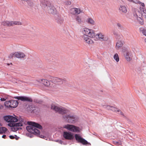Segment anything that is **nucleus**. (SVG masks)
<instances>
[{
	"label": "nucleus",
	"instance_id": "f257e3e1",
	"mask_svg": "<svg viewBox=\"0 0 146 146\" xmlns=\"http://www.w3.org/2000/svg\"><path fill=\"white\" fill-rule=\"evenodd\" d=\"M142 7H140L139 9L136 10L133 13V18L137 20L141 25L144 24L143 18L146 19V10L145 8V5L141 3Z\"/></svg>",
	"mask_w": 146,
	"mask_h": 146
},
{
	"label": "nucleus",
	"instance_id": "f03ea898",
	"mask_svg": "<svg viewBox=\"0 0 146 146\" xmlns=\"http://www.w3.org/2000/svg\"><path fill=\"white\" fill-rule=\"evenodd\" d=\"M83 35L82 38L84 42L88 44L94 43L93 41L89 37L93 38L95 36V31L87 28H84L82 32Z\"/></svg>",
	"mask_w": 146,
	"mask_h": 146
},
{
	"label": "nucleus",
	"instance_id": "7ed1b4c3",
	"mask_svg": "<svg viewBox=\"0 0 146 146\" xmlns=\"http://www.w3.org/2000/svg\"><path fill=\"white\" fill-rule=\"evenodd\" d=\"M27 124L30 125L26 127V129L29 132L35 135H40V131L36 128L41 129L42 127L40 125L33 121H28Z\"/></svg>",
	"mask_w": 146,
	"mask_h": 146
},
{
	"label": "nucleus",
	"instance_id": "20e7f679",
	"mask_svg": "<svg viewBox=\"0 0 146 146\" xmlns=\"http://www.w3.org/2000/svg\"><path fill=\"white\" fill-rule=\"evenodd\" d=\"M5 121L10 123L8 124L7 125L11 127L21 126L23 125V120H21V122L19 123H15L17 121V119L12 116H6L4 117Z\"/></svg>",
	"mask_w": 146,
	"mask_h": 146
},
{
	"label": "nucleus",
	"instance_id": "39448f33",
	"mask_svg": "<svg viewBox=\"0 0 146 146\" xmlns=\"http://www.w3.org/2000/svg\"><path fill=\"white\" fill-rule=\"evenodd\" d=\"M51 109L62 114L68 113L69 112V110L65 108L59 107L54 104H51Z\"/></svg>",
	"mask_w": 146,
	"mask_h": 146
},
{
	"label": "nucleus",
	"instance_id": "423d86ee",
	"mask_svg": "<svg viewBox=\"0 0 146 146\" xmlns=\"http://www.w3.org/2000/svg\"><path fill=\"white\" fill-rule=\"evenodd\" d=\"M18 102L16 100H11L6 101L5 102V106L8 108H15L18 105Z\"/></svg>",
	"mask_w": 146,
	"mask_h": 146
},
{
	"label": "nucleus",
	"instance_id": "0eeeda50",
	"mask_svg": "<svg viewBox=\"0 0 146 146\" xmlns=\"http://www.w3.org/2000/svg\"><path fill=\"white\" fill-rule=\"evenodd\" d=\"M123 55L126 60L128 61H130L132 59L133 55L131 51L127 48L122 50Z\"/></svg>",
	"mask_w": 146,
	"mask_h": 146
},
{
	"label": "nucleus",
	"instance_id": "6e6552de",
	"mask_svg": "<svg viewBox=\"0 0 146 146\" xmlns=\"http://www.w3.org/2000/svg\"><path fill=\"white\" fill-rule=\"evenodd\" d=\"M63 128L74 132L79 133L80 131V129L79 127L73 125H65L63 126Z\"/></svg>",
	"mask_w": 146,
	"mask_h": 146
},
{
	"label": "nucleus",
	"instance_id": "1a4fd4ad",
	"mask_svg": "<svg viewBox=\"0 0 146 146\" xmlns=\"http://www.w3.org/2000/svg\"><path fill=\"white\" fill-rule=\"evenodd\" d=\"M22 23L20 21H4L1 23V25L5 26H11L15 25H21Z\"/></svg>",
	"mask_w": 146,
	"mask_h": 146
},
{
	"label": "nucleus",
	"instance_id": "9d476101",
	"mask_svg": "<svg viewBox=\"0 0 146 146\" xmlns=\"http://www.w3.org/2000/svg\"><path fill=\"white\" fill-rule=\"evenodd\" d=\"M64 119L67 120L70 123H74L78 119V117L75 115H64L63 116Z\"/></svg>",
	"mask_w": 146,
	"mask_h": 146
},
{
	"label": "nucleus",
	"instance_id": "9b49d317",
	"mask_svg": "<svg viewBox=\"0 0 146 146\" xmlns=\"http://www.w3.org/2000/svg\"><path fill=\"white\" fill-rule=\"evenodd\" d=\"M25 55L23 52H16L12 53L9 56V58H12L13 57L15 56L18 58H23L25 56Z\"/></svg>",
	"mask_w": 146,
	"mask_h": 146
},
{
	"label": "nucleus",
	"instance_id": "f8f14e48",
	"mask_svg": "<svg viewBox=\"0 0 146 146\" xmlns=\"http://www.w3.org/2000/svg\"><path fill=\"white\" fill-rule=\"evenodd\" d=\"M74 137L76 140L78 142L81 143L84 145L89 144L88 142L87 141L82 137L79 135L77 134H75Z\"/></svg>",
	"mask_w": 146,
	"mask_h": 146
},
{
	"label": "nucleus",
	"instance_id": "ddd939ff",
	"mask_svg": "<svg viewBox=\"0 0 146 146\" xmlns=\"http://www.w3.org/2000/svg\"><path fill=\"white\" fill-rule=\"evenodd\" d=\"M41 82L46 86L48 87L50 85V82L47 80L44 79L36 80L34 82V84L36 85H38L39 83Z\"/></svg>",
	"mask_w": 146,
	"mask_h": 146
},
{
	"label": "nucleus",
	"instance_id": "4468645a",
	"mask_svg": "<svg viewBox=\"0 0 146 146\" xmlns=\"http://www.w3.org/2000/svg\"><path fill=\"white\" fill-rule=\"evenodd\" d=\"M83 11L80 8H73L70 10V13L73 15H78L83 13Z\"/></svg>",
	"mask_w": 146,
	"mask_h": 146
},
{
	"label": "nucleus",
	"instance_id": "2eb2a0df",
	"mask_svg": "<svg viewBox=\"0 0 146 146\" xmlns=\"http://www.w3.org/2000/svg\"><path fill=\"white\" fill-rule=\"evenodd\" d=\"M63 136V137L66 139L72 140L74 138L73 135L70 132L64 131Z\"/></svg>",
	"mask_w": 146,
	"mask_h": 146
},
{
	"label": "nucleus",
	"instance_id": "dca6fc26",
	"mask_svg": "<svg viewBox=\"0 0 146 146\" xmlns=\"http://www.w3.org/2000/svg\"><path fill=\"white\" fill-rule=\"evenodd\" d=\"M95 36L96 37V38H98L99 40L102 41H106L108 39V37L104 35L101 33L97 34L95 35Z\"/></svg>",
	"mask_w": 146,
	"mask_h": 146
},
{
	"label": "nucleus",
	"instance_id": "f3484780",
	"mask_svg": "<svg viewBox=\"0 0 146 146\" xmlns=\"http://www.w3.org/2000/svg\"><path fill=\"white\" fill-rule=\"evenodd\" d=\"M15 99L18 100H20L22 101H27L29 102H32V100L28 97L24 96H16L15 98Z\"/></svg>",
	"mask_w": 146,
	"mask_h": 146
},
{
	"label": "nucleus",
	"instance_id": "a211bd4d",
	"mask_svg": "<svg viewBox=\"0 0 146 146\" xmlns=\"http://www.w3.org/2000/svg\"><path fill=\"white\" fill-rule=\"evenodd\" d=\"M51 79L53 82L58 83L60 84H62L64 81V80L56 77H52Z\"/></svg>",
	"mask_w": 146,
	"mask_h": 146
},
{
	"label": "nucleus",
	"instance_id": "6ab92c4d",
	"mask_svg": "<svg viewBox=\"0 0 146 146\" xmlns=\"http://www.w3.org/2000/svg\"><path fill=\"white\" fill-rule=\"evenodd\" d=\"M119 10L120 12L123 13H126L127 11V8L124 5H121L119 7Z\"/></svg>",
	"mask_w": 146,
	"mask_h": 146
},
{
	"label": "nucleus",
	"instance_id": "aec40b11",
	"mask_svg": "<svg viewBox=\"0 0 146 146\" xmlns=\"http://www.w3.org/2000/svg\"><path fill=\"white\" fill-rule=\"evenodd\" d=\"M123 44L121 41L119 40L117 42L115 48L117 50H119L120 48L123 46Z\"/></svg>",
	"mask_w": 146,
	"mask_h": 146
},
{
	"label": "nucleus",
	"instance_id": "412c9836",
	"mask_svg": "<svg viewBox=\"0 0 146 146\" xmlns=\"http://www.w3.org/2000/svg\"><path fill=\"white\" fill-rule=\"evenodd\" d=\"M86 22L88 24L92 25H94L95 24V21L91 18H88Z\"/></svg>",
	"mask_w": 146,
	"mask_h": 146
},
{
	"label": "nucleus",
	"instance_id": "4be33fe9",
	"mask_svg": "<svg viewBox=\"0 0 146 146\" xmlns=\"http://www.w3.org/2000/svg\"><path fill=\"white\" fill-rule=\"evenodd\" d=\"M7 130V129L5 127H0V134L5 133Z\"/></svg>",
	"mask_w": 146,
	"mask_h": 146
},
{
	"label": "nucleus",
	"instance_id": "5701e85b",
	"mask_svg": "<svg viewBox=\"0 0 146 146\" xmlns=\"http://www.w3.org/2000/svg\"><path fill=\"white\" fill-rule=\"evenodd\" d=\"M106 108L107 109H110L109 108H111L110 109V110H112L113 111L116 112H117V110H118V109L117 108H116L114 107H113L112 106L110 107V106H106Z\"/></svg>",
	"mask_w": 146,
	"mask_h": 146
},
{
	"label": "nucleus",
	"instance_id": "b1692460",
	"mask_svg": "<svg viewBox=\"0 0 146 146\" xmlns=\"http://www.w3.org/2000/svg\"><path fill=\"white\" fill-rule=\"evenodd\" d=\"M114 59L116 62H118L119 60V58L118 54L117 53L115 54L113 56Z\"/></svg>",
	"mask_w": 146,
	"mask_h": 146
},
{
	"label": "nucleus",
	"instance_id": "393cba45",
	"mask_svg": "<svg viewBox=\"0 0 146 146\" xmlns=\"http://www.w3.org/2000/svg\"><path fill=\"white\" fill-rule=\"evenodd\" d=\"M140 30L144 35L146 36V29L143 28H140Z\"/></svg>",
	"mask_w": 146,
	"mask_h": 146
},
{
	"label": "nucleus",
	"instance_id": "a878e982",
	"mask_svg": "<svg viewBox=\"0 0 146 146\" xmlns=\"http://www.w3.org/2000/svg\"><path fill=\"white\" fill-rule=\"evenodd\" d=\"M76 21L79 23H81V19L80 17L79 16H76L75 18Z\"/></svg>",
	"mask_w": 146,
	"mask_h": 146
},
{
	"label": "nucleus",
	"instance_id": "bb28decb",
	"mask_svg": "<svg viewBox=\"0 0 146 146\" xmlns=\"http://www.w3.org/2000/svg\"><path fill=\"white\" fill-rule=\"evenodd\" d=\"M63 21L64 20L63 19L61 18H60L58 19L57 20V22L58 23L61 24L63 22Z\"/></svg>",
	"mask_w": 146,
	"mask_h": 146
},
{
	"label": "nucleus",
	"instance_id": "cd10ccee",
	"mask_svg": "<svg viewBox=\"0 0 146 146\" xmlns=\"http://www.w3.org/2000/svg\"><path fill=\"white\" fill-rule=\"evenodd\" d=\"M118 113V114L120 115H121L124 116V114L121 110H118L117 112Z\"/></svg>",
	"mask_w": 146,
	"mask_h": 146
},
{
	"label": "nucleus",
	"instance_id": "c85d7f7f",
	"mask_svg": "<svg viewBox=\"0 0 146 146\" xmlns=\"http://www.w3.org/2000/svg\"><path fill=\"white\" fill-rule=\"evenodd\" d=\"M71 3V2L70 1H68L66 2V4L67 5H70Z\"/></svg>",
	"mask_w": 146,
	"mask_h": 146
},
{
	"label": "nucleus",
	"instance_id": "c756f323",
	"mask_svg": "<svg viewBox=\"0 0 146 146\" xmlns=\"http://www.w3.org/2000/svg\"><path fill=\"white\" fill-rule=\"evenodd\" d=\"M117 25L118 27L121 28L122 27L121 25L119 23H117Z\"/></svg>",
	"mask_w": 146,
	"mask_h": 146
},
{
	"label": "nucleus",
	"instance_id": "7c9ffc66",
	"mask_svg": "<svg viewBox=\"0 0 146 146\" xmlns=\"http://www.w3.org/2000/svg\"><path fill=\"white\" fill-rule=\"evenodd\" d=\"M9 138L11 139H13L15 138V137L14 136L12 135H10L9 136Z\"/></svg>",
	"mask_w": 146,
	"mask_h": 146
},
{
	"label": "nucleus",
	"instance_id": "2f4dec72",
	"mask_svg": "<svg viewBox=\"0 0 146 146\" xmlns=\"http://www.w3.org/2000/svg\"><path fill=\"white\" fill-rule=\"evenodd\" d=\"M52 9H50V11H49V13H54V12L53 11H52Z\"/></svg>",
	"mask_w": 146,
	"mask_h": 146
},
{
	"label": "nucleus",
	"instance_id": "473e14b6",
	"mask_svg": "<svg viewBox=\"0 0 146 146\" xmlns=\"http://www.w3.org/2000/svg\"><path fill=\"white\" fill-rule=\"evenodd\" d=\"M1 101H4L5 100V99L4 98H1L0 99Z\"/></svg>",
	"mask_w": 146,
	"mask_h": 146
},
{
	"label": "nucleus",
	"instance_id": "72a5a7b5",
	"mask_svg": "<svg viewBox=\"0 0 146 146\" xmlns=\"http://www.w3.org/2000/svg\"><path fill=\"white\" fill-rule=\"evenodd\" d=\"M6 137V135H3L2 136V137L4 139L5 138V137Z\"/></svg>",
	"mask_w": 146,
	"mask_h": 146
},
{
	"label": "nucleus",
	"instance_id": "f704fd0d",
	"mask_svg": "<svg viewBox=\"0 0 146 146\" xmlns=\"http://www.w3.org/2000/svg\"><path fill=\"white\" fill-rule=\"evenodd\" d=\"M44 136L43 135H40V137L41 138H43Z\"/></svg>",
	"mask_w": 146,
	"mask_h": 146
},
{
	"label": "nucleus",
	"instance_id": "c9c22d12",
	"mask_svg": "<svg viewBox=\"0 0 146 146\" xmlns=\"http://www.w3.org/2000/svg\"><path fill=\"white\" fill-rule=\"evenodd\" d=\"M59 143H61V144H62V141H61V140H60V141H59Z\"/></svg>",
	"mask_w": 146,
	"mask_h": 146
},
{
	"label": "nucleus",
	"instance_id": "e433bc0d",
	"mask_svg": "<svg viewBox=\"0 0 146 146\" xmlns=\"http://www.w3.org/2000/svg\"><path fill=\"white\" fill-rule=\"evenodd\" d=\"M2 107V106L1 105H0V109H1Z\"/></svg>",
	"mask_w": 146,
	"mask_h": 146
},
{
	"label": "nucleus",
	"instance_id": "4c0bfd02",
	"mask_svg": "<svg viewBox=\"0 0 146 146\" xmlns=\"http://www.w3.org/2000/svg\"><path fill=\"white\" fill-rule=\"evenodd\" d=\"M29 3H31L32 4H33L32 3V2H29Z\"/></svg>",
	"mask_w": 146,
	"mask_h": 146
},
{
	"label": "nucleus",
	"instance_id": "58836bf2",
	"mask_svg": "<svg viewBox=\"0 0 146 146\" xmlns=\"http://www.w3.org/2000/svg\"><path fill=\"white\" fill-rule=\"evenodd\" d=\"M113 34L114 35H116V34L115 33H113Z\"/></svg>",
	"mask_w": 146,
	"mask_h": 146
},
{
	"label": "nucleus",
	"instance_id": "ea45409f",
	"mask_svg": "<svg viewBox=\"0 0 146 146\" xmlns=\"http://www.w3.org/2000/svg\"><path fill=\"white\" fill-rule=\"evenodd\" d=\"M145 42H146V38L145 39Z\"/></svg>",
	"mask_w": 146,
	"mask_h": 146
},
{
	"label": "nucleus",
	"instance_id": "a19ab883",
	"mask_svg": "<svg viewBox=\"0 0 146 146\" xmlns=\"http://www.w3.org/2000/svg\"><path fill=\"white\" fill-rule=\"evenodd\" d=\"M0 126H1V123H0Z\"/></svg>",
	"mask_w": 146,
	"mask_h": 146
}]
</instances>
